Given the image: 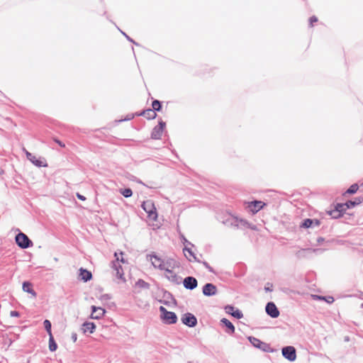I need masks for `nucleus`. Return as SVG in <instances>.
<instances>
[{
  "instance_id": "f257e3e1",
  "label": "nucleus",
  "mask_w": 363,
  "mask_h": 363,
  "mask_svg": "<svg viewBox=\"0 0 363 363\" xmlns=\"http://www.w3.org/2000/svg\"><path fill=\"white\" fill-rule=\"evenodd\" d=\"M223 223L228 226L234 228H248L250 224L246 220L239 219L237 217L229 215L225 220H223Z\"/></svg>"
},
{
  "instance_id": "f03ea898",
  "label": "nucleus",
  "mask_w": 363,
  "mask_h": 363,
  "mask_svg": "<svg viewBox=\"0 0 363 363\" xmlns=\"http://www.w3.org/2000/svg\"><path fill=\"white\" fill-rule=\"evenodd\" d=\"M160 318L164 324L171 325L177 322V315L174 312L167 311L164 306L160 307Z\"/></svg>"
},
{
  "instance_id": "7ed1b4c3",
  "label": "nucleus",
  "mask_w": 363,
  "mask_h": 363,
  "mask_svg": "<svg viewBox=\"0 0 363 363\" xmlns=\"http://www.w3.org/2000/svg\"><path fill=\"white\" fill-rule=\"evenodd\" d=\"M15 240L18 247L21 249H27L33 246L32 240L23 233L19 231L16 235Z\"/></svg>"
},
{
  "instance_id": "20e7f679",
  "label": "nucleus",
  "mask_w": 363,
  "mask_h": 363,
  "mask_svg": "<svg viewBox=\"0 0 363 363\" xmlns=\"http://www.w3.org/2000/svg\"><path fill=\"white\" fill-rule=\"evenodd\" d=\"M141 207L147 213V216L155 220L157 218L156 208L152 201L147 200L143 202Z\"/></svg>"
},
{
  "instance_id": "39448f33",
  "label": "nucleus",
  "mask_w": 363,
  "mask_h": 363,
  "mask_svg": "<svg viewBox=\"0 0 363 363\" xmlns=\"http://www.w3.org/2000/svg\"><path fill=\"white\" fill-rule=\"evenodd\" d=\"M248 340L255 347L258 348L262 351L267 352H272L274 351V350L271 348L269 344L261 341L257 337L250 336L248 337Z\"/></svg>"
},
{
  "instance_id": "423d86ee",
  "label": "nucleus",
  "mask_w": 363,
  "mask_h": 363,
  "mask_svg": "<svg viewBox=\"0 0 363 363\" xmlns=\"http://www.w3.org/2000/svg\"><path fill=\"white\" fill-rule=\"evenodd\" d=\"M281 353L283 357L289 362H294L296 359V350L293 346H286L282 347Z\"/></svg>"
},
{
  "instance_id": "0eeeda50",
  "label": "nucleus",
  "mask_w": 363,
  "mask_h": 363,
  "mask_svg": "<svg viewBox=\"0 0 363 363\" xmlns=\"http://www.w3.org/2000/svg\"><path fill=\"white\" fill-rule=\"evenodd\" d=\"M166 127V123L162 120L158 122V125L154 127L151 133V138L159 140L161 138L164 129Z\"/></svg>"
},
{
  "instance_id": "6e6552de",
  "label": "nucleus",
  "mask_w": 363,
  "mask_h": 363,
  "mask_svg": "<svg viewBox=\"0 0 363 363\" xmlns=\"http://www.w3.org/2000/svg\"><path fill=\"white\" fill-rule=\"evenodd\" d=\"M147 259L152 262V264L155 268H158L160 270H164L166 268L164 267V261L155 253L147 255Z\"/></svg>"
},
{
  "instance_id": "1a4fd4ad",
  "label": "nucleus",
  "mask_w": 363,
  "mask_h": 363,
  "mask_svg": "<svg viewBox=\"0 0 363 363\" xmlns=\"http://www.w3.org/2000/svg\"><path fill=\"white\" fill-rule=\"evenodd\" d=\"M23 151L26 155V158L36 167H41L48 166V164L46 163L45 160H42L41 158H37L35 155L29 152L25 148H23Z\"/></svg>"
},
{
  "instance_id": "9d476101",
  "label": "nucleus",
  "mask_w": 363,
  "mask_h": 363,
  "mask_svg": "<svg viewBox=\"0 0 363 363\" xmlns=\"http://www.w3.org/2000/svg\"><path fill=\"white\" fill-rule=\"evenodd\" d=\"M182 322L183 324L190 328H194L197 325L196 316L191 313H184L182 317Z\"/></svg>"
},
{
  "instance_id": "9b49d317",
  "label": "nucleus",
  "mask_w": 363,
  "mask_h": 363,
  "mask_svg": "<svg viewBox=\"0 0 363 363\" xmlns=\"http://www.w3.org/2000/svg\"><path fill=\"white\" fill-rule=\"evenodd\" d=\"M265 311L272 318H276L279 315V311L274 302H268L267 303Z\"/></svg>"
},
{
  "instance_id": "f8f14e48",
  "label": "nucleus",
  "mask_w": 363,
  "mask_h": 363,
  "mask_svg": "<svg viewBox=\"0 0 363 363\" xmlns=\"http://www.w3.org/2000/svg\"><path fill=\"white\" fill-rule=\"evenodd\" d=\"M320 225V221L318 219L306 218L300 224L301 228H314Z\"/></svg>"
},
{
  "instance_id": "ddd939ff",
  "label": "nucleus",
  "mask_w": 363,
  "mask_h": 363,
  "mask_svg": "<svg viewBox=\"0 0 363 363\" xmlns=\"http://www.w3.org/2000/svg\"><path fill=\"white\" fill-rule=\"evenodd\" d=\"M345 211L346 208H344V205L342 203H337L334 209L328 211V214L333 218H339L342 216Z\"/></svg>"
},
{
  "instance_id": "4468645a",
  "label": "nucleus",
  "mask_w": 363,
  "mask_h": 363,
  "mask_svg": "<svg viewBox=\"0 0 363 363\" xmlns=\"http://www.w3.org/2000/svg\"><path fill=\"white\" fill-rule=\"evenodd\" d=\"M183 285L186 289L193 290L197 287L198 281L195 277L189 276L184 279Z\"/></svg>"
},
{
  "instance_id": "2eb2a0df",
  "label": "nucleus",
  "mask_w": 363,
  "mask_h": 363,
  "mask_svg": "<svg viewBox=\"0 0 363 363\" xmlns=\"http://www.w3.org/2000/svg\"><path fill=\"white\" fill-rule=\"evenodd\" d=\"M202 292L206 296H212L217 294L218 289L216 286L213 284L207 283L203 286Z\"/></svg>"
},
{
  "instance_id": "dca6fc26",
  "label": "nucleus",
  "mask_w": 363,
  "mask_h": 363,
  "mask_svg": "<svg viewBox=\"0 0 363 363\" xmlns=\"http://www.w3.org/2000/svg\"><path fill=\"white\" fill-rule=\"evenodd\" d=\"M115 257H116V259L112 262V268L116 272V277L118 279L125 280L123 277V270L121 265L119 264V257L117 256L116 252H115Z\"/></svg>"
},
{
  "instance_id": "f3484780",
  "label": "nucleus",
  "mask_w": 363,
  "mask_h": 363,
  "mask_svg": "<svg viewBox=\"0 0 363 363\" xmlns=\"http://www.w3.org/2000/svg\"><path fill=\"white\" fill-rule=\"evenodd\" d=\"M225 311L237 319H240L243 317L242 311L238 308L235 309V307L231 305H227L225 307Z\"/></svg>"
},
{
  "instance_id": "a211bd4d",
  "label": "nucleus",
  "mask_w": 363,
  "mask_h": 363,
  "mask_svg": "<svg viewBox=\"0 0 363 363\" xmlns=\"http://www.w3.org/2000/svg\"><path fill=\"white\" fill-rule=\"evenodd\" d=\"M167 273L169 274V276H167V278L170 281L176 284H180L182 282V277L175 274L171 269L165 268L164 269Z\"/></svg>"
},
{
  "instance_id": "6ab92c4d",
  "label": "nucleus",
  "mask_w": 363,
  "mask_h": 363,
  "mask_svg": "<svg viewBox=\"0 0 363 363\" xmlns=\"http://www.w3.org/2000/svg\"><path fill=\"white\" fill-rule=\"evenodd\" d=\"M106 311L105 309L101 308V307H96L94 306H91V318L92 319H99L101 317H102Z\"/></svg>"
},
{
  "instance_id": "aec40b11",
  "label": "nucleus",
  "mask_w": 363,
  "mask_h": 363,
  "mask_svg": "<svg viewBox=\"0 0 363 363\" xmlns=\"http://www.w3.org/2000/svg\"><path fill=\"white\" fill-rule=\"evenodd\" d=\"M79 277L84 282H87L92 279V274L90 271L81 267L79 269Z\"/></svg>"
},
{
  "instance_id": "412c9836",
  "label": "nucleus",
  "mask_w": 363,
  "mask_h": 363,
  "mask_svg": "<svg viewBox=\"0 0 363 363\" xmlns=\"http://www.w3.org/2000/svg\"><path fill=\"white\" fill-rule=\"evenodd\" d=\"M266 204L262 201H254L250 203L249 208L253 213H257L259 211L263 208Z\"/></svg>"
},
{
  "instance_id": "4be33fe9",
  "label": "nucleus",
  "mask_w": 363,
  "mask_h": 363,
  "mask_svg": "<svg viewBox=\"0 0 363 363\" xmlns=\"http://www.w3.org/2000/svg\"><path fill=\"white\" fill-rule=\"evenodd\" d=\"M220 323L226 328L225 332L229 335H233L235 333V326L227 318H223L220 320Z\"/></svg>"
},
{
  "instance_id": "5701e85b",
  "label": "nucleus",
  "mask_w": 363,
  "mask_h": 363,
  "mask_svg": "<svg viewBox=\"0 0 363 363\" xmlns=\"http://www.w3.org/2000/svg\"><path fill=\"white\" fill-rule=\"evenodd\" d=\"M135 115L138 116H143L148 120L154 119L157 116V113L155 112L153 109L151 108H147L146 110L141 111L140 113H136Z\"/></svg>"
},
{
  "instance_id": "b1692460",
  "label": "nucleus",
  "mask_w": 363,
  "mask_h": 363,
  "mask_svg": "<svg viewBox=\"0 0 363 363\" xmlns=\"http://www.w3.org/2000/svg\"><path fill=\"white\" fill-rule=\"evenodd\" d=\"M363 201V197L362 196H358L354 198L353 200L347 201L345 203H342L344 205V208H346V210L347 208H351L354 207L357 205L360 204Z\"/></svg>"
},
{
  "instance_id": "393cba45",
  "label": "nucleus",
  "mask_w": 363,
  "mask_h": 363,
  "mask_svg": "<svg viewBox=\"0 0 363 363\" xmlns=\"http://www.w3.org/2000/svg\"><path fill=\"white\" fill-rule=\"evenodd\" d=\"M96 329V325L93 322H84L82 325V330L84 333H93Z\"/></svg>"
},
{
  "instance_id": "a878e982",
  "label": "nucleus",
  "mask_w": 363,
  "mask_h": 363,
  "mask_svg": "<svg viewBox=\"0 0 363 363\" xmlns=\"http://www.w3.org/2000/svg\"><path fill=\"white\" fill-rule=\"evenodd\" d=\"M23 290L25 292L30 294L33 296L35 297L37 296L36 292L33 289V285L29 281H24L23 283Z\"/></svg>"
},
{
  "instance_id": "bb28decb",
  "label": "nucleus",
  "mask_w": 363,
  "mask_h": 363,
  "mask_svg": "<svg viewBox=\"0 0 363 363\" xmlns=\"http://www.w3.org/2000/svg\"><path fill=\"white\" fill-rule=\"evenodd\" d=\"M164 263L166 268L171 269L179 267L178 262L172 258H168Z\"/></svg>"
},
{
  "instance_id": "cd10ccee",
  "label": "nucleus",
  "mask_w": 363,
  "mask_h": 363,
  "mask_svg": "<svg viewBox=\"0 0 363 363\" xmlns=\"http://www.w3.org/2000/svg\"><path fill=\"white\" fill-rule=\"evenodd\" d=\"M57 348V345L52 336V334H50V335H49V350L51 352H55L56 351Z\"/></svg>"
},
{
  "instance_id": "c85d7f7f",
  "label": "nucleus",
  "mask_w": 363,
  "mask_h": 363,
  "mask_svg": "<svg viewBox=\"0 0 363 363\" xmlns=\"http://www.w3.org/2000/svg\"><path fill=\"white\" fill-rule=\"evenodd\" d=\"M135 286H138V288L144 289H149L150 286L149 283L146 282L145 281L141 279H138L136 281Z\"/></svg>"
},
{
  "instance_id": "c756f323",
  "label": "nucleus",
  "mask_w": 363,
  "mask_h": 363,
  "mask_svg": "<svg viewBox=\"0 0 363 363\" xmlns=\"http://www.w3.org/2000/svg\"><path fill=\"white\" fill-rule=\"evenodd\" d=\"M183 250H184V252H187L189 253V256H191L193 258L194 261L197 262H200V259H199L196 257V256L195 255V254L192 251L191 248H190L188 246L185 245Z\"/></svg>"
},
{
  "instance_id": "7c9ffc66",
  "label": "nucleus",
  "mask_w": 363,
  "mask_h": 363,
  "mask_svg": "<svg viewBox=\"0 0 363 363\" xmlns=\"http://www.w3.org/2000/svg\"><path fill=\"white\" fill-rule=\"evenodd\" d=\"M152 109L156 111H160L162 108V103L159 100H154L152 103Z\"/></svg>"
},
{
  "instance_id": "2f4dec72",
  "label": "nucleus",
  "mask_w": 363,
  "mask_h": 363,
  "mask_svg": "<svg viewBox=\"0 0 363 363\" xmlns=\"http://www.w3.org/2000/svg\"><path fill=\"white\" fill-rule=\"evenodd\" d=\"M120 192L125 198H129L133 195V191L130 188L121 189Z\"/></svg>"
},
{
  "instance_id": "473e14b6",
  "label": "nucleus",
  "mask_w": 363,
  "mask_h": 363,
  "mask_svg": "<svg viewBox=\"0 0 363 363\" xmlns=\"http://www.w3.org/2000/svg\"><path fill=\"white\" fill-rule=\"evenodd\" d=\"M358 189H359L358 184H353L348 188V189L346 191V193L349 194H355L357 191Z\"/></svg>"
},
{
  "instance_id": "72a5a7b5",
  "label": "nucleus",
  "mask_w": 363,
  "mask_h": 363,
  "mask_svg": "<svg viewBox=\"0 0 363 363\" xmlns=\"http://www.w3.org/2000/svg\"><path fill=\"white\" fill-rule=\"evenodd\" d=\"M43 325H44V328H45V330L47 331L48 335H50V334H52V330H51L52 325H51L50 321L48 320H45L43 322Z\"/></svg>"
},
{
  "instance_id": "f704fd0d",
  "label": "nucleus",
  "mask_w": 363,
  "mask_h": 363,
  "mask_svg": "<svg viewBox=\"0 0 363 363\" xmlns=\"http://www.w3.org/2000/svg\"><path fill=\"white\" fill-rule=\"evenodd\" d=\"M200 263H202V264L205 267L206 269H208V271L209 272H211V273H214L215 272L213 269L209 265V264L207 262H206V261L201 262L200 260Z\"/></svg>"
},
{
  "instance_id": "c9c22d12",
  "label": "nucleus",
  "mask_w": 363,
  "mask_h": 363,
  "mask_svg": "<svg viewBox=\"0 0 363 363\" xmlns=\"http://www.w3.org/2000/svg\"><path fill=\"white\" fill-rule=\"evenodd\" d=\"M121 33L126 38V39L133 43L134 45H139V44L138 43H136L135 41H134L130 36H128L125 33L123 32L122 30H121Z\"/></svg>"
},
{
  "instance_id": "e433bc0d",
  "label": "nucleus",
  "mask_w": 363,
  "mask_h": 363,
  "mask_svg": "<svg viewBox=\"0 0 363 363\" xmlns=\"http://www.w3.org/2000/svg\"><path fill=\"white\" fill-rule=\"evenodd\" d=\"M181 239L184 245H186V246L190 245L191 247L194 246V245L191 242H190L189 241H188L184 235H182Z\"/></svg>"
},
{
  "instance_id": "4c0bfd02",
  "label": "nucleus",
  "mask_w": 363,
  "mask_h": 363,
  "mask_svg": "<svg viewBox=\"0 0 363 363\" xmlns=\"http://www.w3.org/2000/svg\"><path fill=\"white\" fill-rule=\"evenodd\" d=\"M272 286H272V284L271 283H269V282H268V283H267V284H266V285H265V286H264V290H265V291H267V292H271V291H272V290H273V289H272Z\"/></svg>"
},
{
  "instance_id": "58836bf2",
  "label": "nucleus",
  "mask_w": 363,
  "mask_h": 363,
  "mask_svg": "<svg viewBox=\"0 0 363 363\" xmlns=\"http://www.w3.org/2000/svg\"><path fill=\"white\" fill-rule=\"evenodd\" d=\"M318 21V18L315 16H313L309 18V25L310 26H313V23Z\"/></svg>"
},
{
  "instance_id": "ea45409f",
  "label": "nucleus",
  "mask_w": 363,
  "mask_h": 363,
  "mask_svg": "<svg viewBox=\"0 0 363 363\" xmlns=\"http://www.w3.org/2000/svg\"><path fill=\"white\" fill-rule=\"evenodd\" d=\"M323 301H326L328 303H332L334 302L335 299L333 296H325V299H323Z\"/></svg>"
},
{
  "instance_id": "a19ab883",
  "label": "nucleus",
  "mask_w": 363,
  "mask_h": 363,
  "mask_svg": "<svg viewBox=\"0 0 363 363\" xmlns=\"http://www.w3.org/2000/svg\"><path fill=\"white\" fill-rule=\"evenodd\" d=\"M312 298L314 300H321V301H323V299H325V296H319V295H312Z\"/></svg>"
},
{
  "instance_id": "79ce46f5",
  "label": "nucleus",
  "mask_w": 363,
  "mask_h": 363,
  "mask_svg": "<svg viewBox=\"0 0 363 363\" xmlns=\"http://www.w3.org/2000/svg\"><path fill=\"white\" fill-rule=\"evenodd\" d=\"M10 315L11 317H19L20 316V313H19V312H18L16 311H11L10 312Z\"/></svg>"
},
{
  "instance_id": "37998d69",
  "label": "nucleus",
  "mask_w": 363,
  "mask_h": 363,
  "mask_svg": "<svg viewBox=\"0 0 363 363\" xmlns=\"http://www.w3.org/2000/svg\"><path fill=\"white\" fill-rule=\"evenodd\" d=\"M306 250H309L308 249V250L302 249L301 250L298 251V252L297 253V256L298 257H303V254L306 252Z\"/></svg>"
},
{
  "instance_id": "c03bdc74",
  "label": "nucleus",
  "mask_w": 363,
  "mask_h": 363,
  "mask_svg": "<svg viewBox=\"0 0 363 363\" xmlns=\"http://www.w3.org/2000/svg\"><path fill=\"white\" fill-rule=\"evenodd\" d=\"M76 196L81 201H85L86 200V197L80 194L79 193H77Z\"/></svg>"
},
{
  "instance_id": "a18cd8bd",
  "label": "nucleus",
  "mask_w": 363,
  "mask_h": 363,
  "mask_svg": "<svg viewBox=\"0 0 363 363\" xmlns=\"http://www.w3.org/2000/svg\"><path fill=\"white\" fill-rule=\"evenodd\" d=\"M54 140H55V142L56 143H57L60 147H64L65 146V144H64L62 141H60V140H58V139H57V138H55V139H54Z\"/></svg>"
},
{
  "instance_id": "49530a36",
  "label": "nucleus",
  "mask_w": 363,
  "mask_h": 363,
  "mask_svg": "<svg viewBox=\"0 0 363 363\" xmlns=\"http://www.w3.org/2000/svg\"><path fill=\"white\" fill-rule=\"evenodd\" d=\"M111 297L108 294H104L102 296H101V299L102 300H108L110 299Z\"/></svg>"
},
{
  "instance_id": "de8ad7c7",
  "label": "nucleus",
  "mask_w": 363,
  "mask_h": 363,
  "mask_svg": "<svg viewBox=\"0 0 363 363\" xmlns=\"http://www.w3.org/2000/svg\"><path fill=\"white\" fill-rule=\"evenodd\" d=\"M71 337L73 342H76L77 339V335L76 333H72Z\"/></svg>"
},
{
  "instance_id": "09e8293b",
  "label": "nucleus",
  "mask_w": 363,
  "mask_h": 363,
  "mask_svg": "<svg viewBox=\"0 0 363 363\" xmlns=\"http://www.w3.org/2000/svg\"><path fill=\"white\" fill-rule=\"evenodd\" d=\"M324 240H325V239L323 238H322V237H318L317 238V242H318V244L322 243Z\"/></svg>"
},
{
  "instance_id": "8fccbe9b",
  "label": "nucleus",
  "mask_w": 363,
  "mask_h": 363,
  "mask_svg": "<svg viewBox=\"0 0 363 363\" xmlns=\"http://www.w3.org/2000/svg\"><path fill=\"white\" fill-rule=\"evenodd\" d=\"M121 258L119 259V262H121L122 263H125V260H124L123 257H122L123 253L121 252Z\"/></svg>"
},
{
  "instance_id": "3c124183",
  "label": "nucleus",
  "mask_w": 363,
  "mask_h": 363,
  "mask_svg": "<svg viewBox=\"0 0 363 363\" xmlns=\"http://www.w3.org/2000/svg\"><path fill=\"white\" fill-rule=\"evenodd\" d=\"M4 173V171L2 169H0V174H2Z\"/></svg>"
},
{
  "instance_id": "603ef678",
  "label": "nucleus",
  "mask_w": 363,
  "mask_h": 363,
  "mask_svg": "<svg viewBox=\"0 0 363 363\" xmlns=\"http://www.w3.org/2000/svg\"><path fill=\"white\" fill-rule=\"evenodd\" d=\"M133 116H134L133 115L130 118H128V120L131 119V118H133Z\"/></svg>"
},
{
  "instance_id": "864d4df0",
  "label": "nucleus",
  "mask_w": 363,
  "mask_h": 363,
  "mask_svg": "<svg viewBox=\"0 0 363 363\" xmlns=\"http://www.w3.org/2000/svg\"><path fill=\"white\" fill-rule=\"evenodd\" d=\"M184 256H186V259H189V257H188V256H186V254H184Z\"/></svg>"
},
{
  "instance_id": "5fc2aeb1",
  "label": "nucleus",
  "mask_w": 363,
  "mask_h": 363,
  "mask_svg": "<svg viewBox=\"0 0 363 363\" xmlns=\"http://www.w3.org/2000/svg\"><path fill=\"white\" fill-rule=\"evenodd\" d=\"M184 256H186V259H189V257H188V256H186V254H184Z\"/></svg>"
},
{
  "instance_id": "6e6d98bb",
  "label": "nucleus",
  "mask_w": 363,
  "mask_h": 363,
  "mask_svg": "<svg viewBox=\"0 0 363 363\" xmlns=\"http://www.w3.org/2000/svg\"><path fill=\"white\" fill-rule=\"evenodd\" d=\"M184 256H186V259H189V257H188V256H186V254H184Z\"/></svg>"
},
{
  "instance_id": "4d7b16f0",
  "label": "nucleus",
  "mask_w": 363,
  "mask_h": 363,
  "mask_svg": "<svg viewBox=\"0 0 363 363\" xmlns=\"http://www.w3.org/2000/svg\"><path fill=\"white\" fill-rule=\"evenodd\" d=\"M167 293L168 296H172V294L170 293H169V292H167Z\"/></svg>"
},
{
  "instance_id": "13d9d810",
  "label": "nucleus",
  "mask_w": 363,
  "mask_h": 363,
  "mask_svg": "<svg viewBox=\"0 0 363 363\" xmlns=\"http://www.w3.org/2000/svg\"><path fill=\"white\" fill-rule=\"evenodd\" d=\"M362 307L363 308V303L362 304Z\"/></svg>"
}]
</instances>
